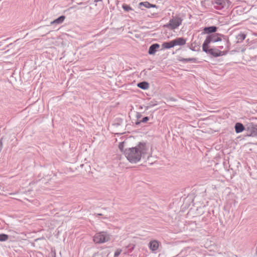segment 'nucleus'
I'll list each match as a JSON object with an SVG mask.
<instances>
[{"mask_svg": "<svg viewBox=\"0 0 257 257\" xmlns=\"http://www.w3.org/2000/svg\"><path fill=\"white\" fill-rule=\"evenodd\" d=\"M123 9L125 11H129L133 10V9L128 5L126 4H123L122 5Z\"/></svg>", "mask_w": 257, "mask_h": 257, "instance_id": "nucleus-18", "label": "nucleus"}, {"mask_svg": "<svg viewBox=\"0 0 257 257\" xmlns=\"http://www.w3.org/2000/svg\"><path fill=\"white\" fill-rule=\"evenodd\" d=\"M109 239V235L106 232H100L95 235L94 241H105Z\"/></svg>", "mask_w": 257, "mask_h": 257, "instance_id": "nucleus-5", "label": "nucleus"}, {"mask_svg": "<svg viewBox=\"0 0 257 257\" xmlns=\"http://www.w3.org/2000/svg\"><path fill=\"white\" fill-rule=\"evenodd\" d=\"M139 5L140 6H143L147 8H150V3H149L148 2H141L139 4Z\"/></svg>", "mask_w": 257, "mask_h": 257, "instance_id": "nucleus-16", "label": "nucleus"}, {"mask_svg": "<svg viewBox=\"0 0 257 257\" xmlns=\"http://www.w3.org/2000/svg\"><path fill=\"white\" fill-rule=\"evenodd\" d=\"M8 238V236L7 234H0V241H6Z\"/></svg>", "mask_w": 257, "mask_h": 257, "instance_id": "nucleus-17", "label": "nucleus"}, {"mask_svg": "<svg viewBox=\"0 0 257 257\" xmlns=\"http://www.w3.org/2000/svg\"><path fill=\"white\" fill-rule=\"evenodd\" d=\"M149 119L148 117H147V116L145 117L141 120H140V121H137L136 122V124H140L141 122L145 123V122H147L149 120Z\"/></svg>", "mask_w": 257, "mask_h": 257, "instance_id": "nucleus-19", "label": "nucleus"}, {"mask_svg": "<svg viewBox=\"0 0 257 257\" xmlns=\"http://www.w3.org/2000/svg\"><path fill=\"white\" fill-rule=\"evenodd\" d=\"M215 4L221 8H224L229 7L231 3L228 0H215Z\"/></svg>", "mask_w": 257, "mask_h": 257, "instance_id": "nucleus-6", "label": "nucleus"}, {"mask_svg": "<svg viewBox=\"0 0 257 257\" xmlns=\"http://www.w3.org/2000/svg\"><path fill=\"white\" fill-rule=\"evenodd\" d=\"M237 38L238 40H240V41H242L245 39L246 35L243 33H240L238 35Z\"/></svg>", "mask_w": 257, "mask_h": 257, "instance_id": "nucleus-15", "label": "nucleus"}, {"mask_svg": "<svg viewBox=\"0 0 257 257\" xmlns=\"http://www.w3.org/2000/svg\"><path fill=\"white\" fill-rule=\"evenodd\" d=\"M174 46H182L186 44V40L183 38H177L173 40Z\"/></svg>", "mask_w": 257, "mask_h": 257, "instance_id": "nucleus-7", "label": "nucleus"}, {"mask_svg": "<svg viewBox=\"0 0 257 257\" xmlns=\"http://www.w3.org/2000/svg\"><path fill=\"white\" fill-rule=\"evenodd\" d=\"M149 246L152 251H155L159 247V242H150Z\"/></svg>", "mask_w": 257, "mask_h": 257, "instance_id": "nucleus-12", "label": "nucleus"}, {"mask_svg": "<svg viewBox=\"0 0 257 257\" xmlns=\"http://www.w3.org/2000/svg\"><path fill=\"white\" fill-rule=\"evenodd\" d=\"M235 130L236 133H239L244 130V127L242 124L237 122L235 124Z\"/></svg>", "mask_w": 257, "mask_h": 257, "instance_id": "nucleus-11", "label": "nucleus"}, {"mask_svg": "<svg viewBox=\"0 0 257 257\" xmlns=\"http://www.w3.org/2000/svg\"><path fill=\"white\" fill-rule=\"evenodd\" d=\"M226 50L225 51H220L216 48H209V45L206 46L205 48L204 47V44L202 45L203 51L215 57L223 56L227 54L229 49V42H226Z\"/></svg>", "mask_w": 257, "mask_h": 257, "instance_id": "nucleus-2", "label": "nucleus"}, {"mask_svg": "<svg viewBox=\"0 0 257 257\" xmlns=\"http://www.w3.org/2000/svg\"><path fill=\"white\" fill-rule=\"evenodd\" d=\"M219 48L220 49H222L223 48V46H219Z\"/></svg>", "mask_w": 257, "mask_h": 257, "instance_id": "nucleus-24", "label": "nucleus"}, {"mask_svg": "<svg viewBox=\"0 0 257 257\" xmlns=\"http://www.w3.org/2000/svg\"><path fill=\"white\" fill-rule=\"evenodd\" d=\"M65 19V17L64 16H60L58 18L55 19L51 22V25L53 24H60L62 23Z\"/></svg>", "mask_w": 257, "mask_h": 257, "instance_id": "nucleus-10", "label": "nucleus"}, {"mask_svg": "<svg viewBox=\"0 0 257 257\" xmlns=\"http://www.w3.org/2000/svg\"><path fill=\"white\" fill-rule=\"evenodd\" d=\"M134 245L131 247V248L133 249L134 248Z\"/></svg>", "mask_w": 257, "mask_h": 257, "instance_id": "nucleus-25", "label": "nucleus"}, {"mask_svg": "<svg viewBox=\"0 0 257 257\" xmlns=\"http://www.w3.org/2000/svg\"><path fill=\"white\" fill-rule=\"evenodd\" d=\"M183 22V19L179 16L172 17L170 20L169 22L164 26L171 29L175 30L181 25Z\"/></svg>", "mask_w": 257, "mask_h": 257, "instance_id": "nucleus-3", "label": "nucleus"}, {"mask_svg": "<svg viewBox=\"0 0 257 257\" xmlns=\"http://www.w3.org/2000/svg\"><path fill=\"white\" fill-rule=\"evenodd\" d=\"M221 40V38L219 36V35L218 34H212L208 36L206 39L205 40L203 44H204V47L205 48L207 45H209V44L211 42H217L218 41H220Z\"/></svg>", "mask_w": 257, "mask_h": 257, "instance_id": "nucleus-4", "label": "nucleus"}, {"mask_svg": "<svg viewBox=\"0 0 257 257\" xmlns=\"http://www.w3.org/2000/svg\"><path fill=\"white\" fill-rule=\"evenodd\" d=\"M204 31H205L206 33H213L215 32L217 30V28L214 26H212L210 27H207L204 28Z\"/></svg>", "mask_w": 257, "mask_h": 257, "instance_id": "nucleus-14", "label": "nucleus"}, {"mask_svg": "<svg viewBox=\"0 0 257 257\" xmlns=\"http://www.w3.org/2000/svg\"><path fill=\"white\" fill-rule=\"evenodd\" d=\"M121 252V249H117L114 252V256L115 257L118 256L120 254Z\"/></svg>", "mask_w": 257, "mask_h": 257, "instance_id": "nucleus-21", "label": "nucleus"}, {"mask_svg": "<svg viewBox=\"0 0 257 257\" xmlns=\"http://www.w3.org/2000/svg\"><path fill=\"white\" fill-rule=\"evenodd\" d=\"M160 47V45L158 44H154L151 45L149 49V53L150 54H154L156 50Z\"/></svg>", "mask_w": 257, "mask_h": 257, "instance_id": "nucleus-8", "label": "nucleus"}, {"mask_svg": "<svg viewBox=\"0 0 257 257\" xmlns=\"http://www.w3.org/2000/svg\"><path fill=\"white\" fill-rule=\"evenodd\" d=\"M162 48L164 49H170L174 47L173 40L168 42H164L162 45Z\"/></svg>", "mask_w": 257, "mask_h": 257, "instance_id": "nucleus-9", "label": "nucleus"}, {"mask_svg": "<svg viewBox=\"0 0 257 257\" xmlns=\"http://www.w3.org/2000/svg\"><path fill=\"white\" fill-rule=\"evenodd\" d=\"M118 148L119 149V150H120V151L121 152H124L125 150H123V148H124V144L123 142L122 143H120L118 145Z\"/></svg>", "mask_w": 257, "mask_h": 257, "instance_id": "nucleus-20", "label": "nucleus"}, {"mask_svg": "<svg viewBox=\"0 0 257 257\" xmlns=\"http://www.w3.org/2000/svg\"><path fill=\"white\" fill-rule=\"evenodd\" d=\"M138 87L143 89H147L149 88V84L147 82H142L137 84Z\"/></svg>", "mask_w": 257, "mask_h": 257, "instance_id": "nucleus-13", "label": "nucleus"}, {"mask_svg": "<svg viewBox=\"0 0 257 257\" xmlns=\"http://www.w3.org/2000/svg\"><path fill=\"white\" fill-rule=\"evenodd\" d=\"M156 7H157L156 5L150 4V8H156Z\"/></svg>", "mask_w": 257, "mask_h": 257, "instance_id": "nucleus-23", "label": "nucleus"}, {"mask_svg": "<svg viewBox=\"0 0 257 257\" xmlns=\"http://www.w3.org/2000/svg\"><path fill=\"white\" fill-rule=\"evenodd\" d=\"M148 147L144 143H139L135 147L130 148L125 150L124 155L127 159L132 163H137L139 162L142 157L147 154Z\"/></svg>", "mask_w": 257, "mask_h": 257, "instance_id": "nucleus-1", "label": "nucleus"}, {"mask_svg": "<svg viewBox=\"0 0 257 257\" xmlns=\"http://www.w3.org/2000/svg\"><path fill=\"white\" fill-rule=\"evenodd\" d=\"M49 257H55V252L52 250L49 254Z\"/></svg>", "mask_w": 257, "mask_h": 257, "instance_id": "nucleus-22", "label": "nucleus"}]
</instances>
